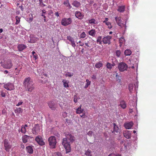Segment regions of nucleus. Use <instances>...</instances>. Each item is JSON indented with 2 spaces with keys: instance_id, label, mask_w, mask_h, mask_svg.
Returning <instances> with one entry per match:
<instances>
[{
  "instance_id": "1",
  "label": "nucleus",
  "mask_w": 156,
  "mask_h": 156,
  "mask_svg": "<svg viewBox=\"0 0 156 156\" xmlns=\"http://www.w3.org/2000/svg\"><path fill=\"white\" fill-rule=\"evenodd\" d=\"M66 137L62 139V144L66 150V153H67L71 151L70 144L74 141L75 138L74 136L70 133L66 134Z\"/></svg>"
},
{
  "instance_id": "2",
  "label": "nucleus",
  "mask_w": 156,
  "mask_h": 156,
  "mask_svg": "<svg viewBox=\"0 0 156 156\" xmlns=\"http://www.w3.org/2000/svg\"><path fill=\"white\" fill-rule=\"evenodd\" d=\"M23 84L26 91L31 92L34 89V83L32 80L29 77L25 79Z\"/></svg>"
},
{
  "instance_id": "3",
  "label": "nucleus",
  "mask_w": 156,
  "mask_h": 156,
  "mask_svg": "<svg viewBox=\"0 0 156 156\" xmlns=\"http://www.w3.org/2000/svg\"><path fill=\"white\" fill-rule=\"evenodd\" d=\"M131 56L130 58H129L127 57V69H131L132 72L133 73L135 71V67H136V72L137 70L138 65L135 61L136 59L134 56Z\"/></svg>"
},
{
  "instance_id": "4",
  "label": "nucleus",
  "mask_w": 156,
  "mask_h": 156,
  "mask_svg": "<svg viewBox=\"0 0 156 156\" xmlns=\"http://www.w3.org/2000/svg\"><path fill=\"white\" fill-rule=\"evenodd\" d=\"M137 101L136 97L135 96H133L131 97L129 101V105L130 107L129 106V113L130 116H132V113L133 112V109L134 107L136 106V103Z\"/></svg>"
},
{
  "instance_id": "5",
  "label": "nucleus",
  "mask_w": 156,
  "mask_h": 156,
  "mask_svg": "<svg viewBox=\"0 0 156 156\" xmlns=\"http://www.w3.org/2000/svg\"><path fill=\"white\" fill-rule=\"evenodd\" d=\"M48 140L50 148L52 149L55 148L57 143L55 137L54 136H51L48 138Z\"/></svg>"
},
{
  "instance_id": "6",
  "label": "nucleus",
  "mask_w": 156,
  "mask_h": 156,
  "mask_svg": "<svg viewBox=\"0 0 156 156\" xmlns=\"http://www.w3.org/2000/svg\"><path fill=\"white\" fill-rule=\"evenodd\" d=\"M72 22V19L70 18H63L61 20V23L62 25L66 26L71 24Z\"/></svg>"
},
{
  "instance_id": "7",
  "label": "nucleus",
  "mask_w": 156,
  "mask_h": 156,
  "mask_svg": "<svg viewBox=\"0 0 156 156\" xmlns=\"http://www.w3.org/2000/svg\"><path fill=\"white\" fill-rule=\"evenodd\" d=\"M4 87L8 90H14V86L13 83H8L4 84Z\"/></svg>"
},
{
  "instance_id": "8",
  "label": "nucleus",
  "mask_w": 156,
  "mask_h": 156,
  "mask_svg": "<svg viewBox=\"0 0 156 156\" xmlns=\"http://www.w3.org/2000/svg\"><path fill=\"white\" fill-rule=\"evenodd\" d=\"M12 66V61L10 59H9L4 63L3 67L5 69H10Z\"/></svg>"
},
{
  "instance_id": "9",
  "label": "nucleus",
  "mask_w": 156,
  "mask_h": 156,
  "mask_svg": "<svg viewBox=\"0 0 156 156\" xmlns=\"http://www.w3.org/2000/svg\"><path fill=\"white\" fill-rule=\"evenodd\" d=\"M126 64L124 62L120 63L118 65V69L120 71H123L126 70Z\"/></svg>"
},
{
  "instance_id": "10",
  "label": "nucleus",
  "mask_w": 156,
  "mask_h": 156,
  "mask_svg": "<svg viewBox=\"0 0 156 156\" xmlns=\"http://www.w3.org/2000/svg\"><path fill=\"white\" fill-rule=\"evenodd\" d=\"M115 20L118 24L121 27L125 26V28L126 27V24L124 25L123 23H122L121 19V17L117 16L115 17Z\"/></svg>"
},
{
  "instance_id": "11",
  "label": "nucleus",
  "mask_w": 156,
  "mask_h": 156,
  "mask_svg": "<svg viewBox=\"0 0 156 156\" xmlns=\"http://www.w3.org/2000/svg\"><path fill=\"white\" fill-rule=\"evenodd\" d=\"M112 38V37L109 36L104 37L103 38L102 41L104 44H109L111 43L110 40Z\"/></svg>"
},
{
  "instance_id": "12",
  "label": "nucleus",
  "mask_w": 156,
  "mask_h": 156,
  "mask_svg": "<svg viewBox=\"0 0 156 156\" xmlns=\"http://www.w3.org/2000/svg\"><path fill=\"white\" fill-rule=\"evenodd\" d=\"M48 104L49 107L52 110H55L57 107L56 105L53 101H50L48 102Z\"/></svg>"
},
{
  "instance_id": "13",
  "label": "nucleus",
  "mask_w": 156,
  "mask_h": 156,
  "mask_svg": "<svg viewBox=\"0 0 156 156\" xmlns=\"http://www.w3.org/2000/svg\"><path fill=\"white\" fill-rule=\"evenodd\" d=\"M133 82H132L131 83H130L129 84L128 86V89L130 93V95H132V97L134 96V95L132 96V94L134 92V90H133Z\"/></svg>"
},
{
  "instance_id": "14",
  "label": "nucleus",
  "mask_w": 156,
  "mask_h": 156,
  "mask_svg": "<svg viewBox=\"0 0 156 156\" xmlns=\"http://www.w3.org/2000/svg\"><path fill=\"white\" fill-rule=\"evenodd\" d=\"M67 39L71 43V44L74 48H75L76 46L74 38L70 36H68L67 37Z\"/></svg>"
},
{
  "instance_id": "15",
  "label": "nucleus",
  "mask_w": 156,
  "mask_h": 156,
  "mask_svg": "<svg viewBox=\"0 0 156 156\" xmlns=\"http://www.w3.org/2000/svg\"><path fill=\"white\" fill-rule=\"evenodd\" d=\"M35 140L41 146L45 144L42 138L41 137H40L39 136L36 137Z\"/></svg>"
},
{
  "instance_id": "16",
  "label": "nucleus",
  "mask_w": 156,
  "mask_h": 156,
  "mask_svg": "<svg viewBox=\"0 0 156 156\" xmlns=\"http://www.w3.org/2000/svg\"><path fill=\"white\" fill-rule=\"evenodd\" d=\"M75 16L76 18L80 20L83 19L84 16L80 12L78 11L75 12Z\"/></svg>"
},
{
  "instance_id": "17",
  "label": "nucleus",
  "mask_w": 156,
  "mask_h": 156,
  "mask_svg": "<svg viewBox=\"0 0 156 156\" xmlns=\"http://www.w3.org/2000/svg\"><path fill=\"white\" fill-rule=\"evenodd\" d=\"M88 34L94 37H95L96 34V31L95 29H92L88 32Z\"/></svg>"
},
{
  "instance_id": "18",
  "label": "nucleus",
  "mask_w": 156,
  "mask_h": 156,
  "mask_svg": "<svg viewBox=\"0 0 156 156\" xmlns=\"http://www.w3.org/2000/svg\"><path fill=\"white\" fill-rule=\"evenodd\" d=\"M72 5L74 6L77 8L79 7L81 5L80 3L76 0L73 1L72 3Z\"/></svg>"
},
{
  "instance_id": "19",
  "label": "nucleus",
  "mask_w": 156,
  "mask_h": 156,
  "mask_svg": "<svg viewBox=\"0 0 156 156\" xmlns=\"http://www.w3.org/2000/svg\"><path fill=\"white\" fill-rule=\"evenodd\" d=\"M27 47L26 46L23 44H19L18 46V50L20 51H22Z\"/></svg>"
},
{
  "instance_id": "20",
  "label": "nucleus",
  "mask_w": 156,
  "mask_h": 156,
  "mask_svg": "<svg viewBox=\"0 0 156 156\" xmlns=\"http://www.w3.org/2000/svg\"><path fill=\"white\" fill-rule=\"evenodd\" d=\"M26 149L27 152L30 154H32L33 153V149L32 147L29 146L26 147Z\"/></svg>"
},
{
  "instance_id": "21",
  "label": "nucleus",
  "mask_w": 156,
  "mask_h": 156,
  "mask_svg": "<svg viewBox=\"0 0 156 156\" xmlns=\"http://www.w3.org/2000/svg\"><path fill=\"white\" fill-rule=\"evenodd\" d=\"M125 6L124 5H122L118 6L117 11L120 12H123L125 11Z\"/></svg>"
},
{
  "instance_id": "22",
  "label": "nucleus",
  "mask_w": 156,
  "mask_h": 156,
  "mask_svg": "<svg viewBox=\"0 0 156 156\" xmlns=\"http://www.w3.org/2000/svg\"><path fill=\"white\" fill-rule=\"evenodd\" d=\"M30 136L27 135H24L22 138L23 142L24 143H26L27 142L28 139H29Z\"/></svg>"
},
{
  "instance_id": "23",
  "label": "nucleus",
  "mask_w": 156,
  "mask_h": 156,
  "mask_svg": "<svg viewBox=\"0 0 156 156\" xmlns=\"http://www.w3.org/2000/svg\"><path fill=\"white\" fill-rule=\"evenodd\" d=\"M63 83L64 87L65 88H67L69 87L68 83L69 81L66 80H63L62 81Z\"/></svg>"
},
{
  "instance_id": "24",
  "label": "nucleus",
  "mask_w": 156,
  "mask_h": 156,
  "mask_svg": "<svg viewBox=\"0 0 156 156\" xmlns=\"http://www.w3.org/2000/svg\"><path fill=\"white\" fill-rule=\"evenodd\" d=\"M81 105H80L79 107H78L76 109V112L77 114H80L83 112L84 109L81 108Z\"/></svg>"
},
{
  "instance_id": "25",
  "label": "nucleus",
  "mask_w": 156,
  "mask_h": 156,
  "mask_svg": "<svg viewBox=\"0 0 156 156\" xmlns=\"http://www.w3.org/2000/svg\"><path fill=\"white\" fill-rule=\"evenodd\" d=\"M114 125V132L118 133L119 132V128L118 126L116 125L115 123H113Z\"/></svg>"
},
{
  "instance_id": "26",
  "label": "nucleus",
  "mask_w": 156,
  "mask_h": 156,
  "mask_svg": "<svg viewBox=\"0 0 156 156\" xmlns=\"http://www.w3.org/2000/svg\"><path fill=\"white\" fill-rule=\"evenodd\" d=\"M103 66L102 63L101 62H100L98 63H96L95 65V67L97 68H100Z\"/></svg>"
},
{
  "instance_id": "27",
  "label": "nucleus",
  "mask_w": 156,
  "mask_h": 156,
  "mask_svg": "<svg viewBox=\"0 0 156 156\" xmlns=\"http://www.w3.org/2000/svg\"><path fill=\"white\" fill-rule=\"evenodd\" d=\"M4 146L5 147V150L7 152H9V149L11 147V146L9 144H8Z\"/></svg>"
},
{
  "instance_id": "28",
  "label": "nucleus",
  "mask_w": 156,
  "mask_h": 156,
  "mask_svg": "<svg viewBox=\"0 0 156 156\" xmlns=\"http://www.w3.org/2000/svg\"><path fill=\"white\" fill-rule=\"evenodd\" d=\"M119 43L120 44V46L122 45V44H123L125 42V41L123 37H120L119 40Z\"/></svg>"
},
{
  "instance_id": "29",
  "label": "nucleus",
  "mask_w": 156,
  "mask_h": 156,
  "mask_svg": "<svg viewBox=\"0 0 156 156\" xmlns=\"http://www.w3.org/2000/svg\"><path fill=\"white\" fill-rule=\"evenodd\" d=\"M133 123L132 122H130L127 123V129H131L133 125Z\"/></svg>"
},
{
  "instance_id": "30",
  "label": "nucleus",
  "mask_w": 156,
  "mask_h": 156,
  "mask_svg": "<svg viewBox=\"0 0 156 156\" xmlns=\"http://www.w3.org/2000/svg\"><path fill=\"white\" fill-rule=\"evenodd\" d=\"M120 105L123 108H125L126 107V104L125 102L123 101H122L120 102Z\"/></svg>"
},
{
  "instance_id": "31",
  "label": "nucleus",
  "mask_w": 156,
  "mask_h": 156,
  "mask_svg": "<svg viewBox=\"0 0 156 156\" xmlns=\"http://www.w3.org/2000/svg\"><path fill=\"white\" fill-rule=\"evenodd\" d=\"M87 37V34L84 32H82L80 34V38H85Z\"/></svg>"
},
{
  "instance_id": "32",
  "label": "nucleus",
  "mask_w": 156,
  "mask_h": 156,
  "mask_svg": "<svg viewBox=\"0 0 156 156\" xmlns=\"http://www.w3.org/2000/svg\"><path fill=\"white\" fill-rule=\"evenodd\" d=\"M102 37L101 36H99L98 37L97 40V43H99V44H101V40Z\"/></svg>"
},
{
  "instance_id": "33",
  "label": "nucleus",
  "mask_w": 156,
  "mask_h": 156,
  "mask_svg": "<svg viewBox=\"0 0 156 156\" xmlns=\"http://www.w3.org/2000/svg\"><path fill=\"white\" fill-rule=\"evenodd\" d=\"M22 111H23V110L20 108H17L15 110V112L16 113H19L20 112H22Z\"/></svg>"
},
{
  "instance_id": "34",
  "label": "nucleus",
  "mask_w": 156,
  "mask_h": 156,
  "mask_svg": "<svg viewBox=\"0 0 156 156\" xmlns=\"http://www.w3.org/2000/svg\"><path fill=\"white\" fill-rule=\"evenodd\" d=\"M26 128H25V127L23 125L22 126H21V128L20 130V132L22 133H25L26 132Z\"/></svg>"
},
{
  "instance_id": "35",
  "label": "nucleus",
  "mask_w": 156,
  "mask_h": 156,
  "mask_svg": "<svg viewBox=\"0 0 156 156\" xmlns=\"http://www.w3.org/2000/svg\"><path fill=\"white\" fill-rule=\"evenodd\" d=\"M106 25L108 26V27L109 29H111L112 28V25L111 23L109 22H107L105 23Z\"/></svg>"
},
{
  "instance_id": "36",
  "label": "nucleus",
  "mask_w": 156,
  "mask_h": 156,
  "mask_svg": "<svg viewBox=\"0 0 156 156\" xmlns=\"http://www.w3.org/2000/svg\"><path fill=\"white\" fill-rule=\"evenodd\" d=\"M91 151L88 149L85 152V154L87 156H92L91 154Z\"/></svg>"
},
{
  "instance_id": "37",
  "label": "nucleus",
  "mask_w": 156,
  "mask_h": 156,
  "mask_svg": "<svg viewBox=\"0 0 156 156\" xmlns=\"http://www.w3.org/2000/svg\"><path fill=\"white\" fill-rule=\"evenodd\" d=\"M32 53L34 57L35 58V59H37L38 58V56L37 54H36L35 52L33 51Z\"/></svg>"
},
{
  "instance_id": "38",
  "label": "nucleus",
  "mask_w": 156,
  "mask_h": 156,
  "mask_svg": "<svg viewBox=\"0 0 156 156\" xmlns=\"http://www.w3.org/2000/svg\"><path fill=\"white\" fill-rule=\"evenodd\" d=\"M20 17H19L18 16H16V24H18L20 21Z\"/></svg>"
},
{
  "instance_id": "39",
  "label": "nucleus",
  "mask_w": 156,
  "mask_h": 156,
  "mask_svg": "<svg viewBox=\"0 0 156 156\" xmlns=\"http://www.w3.org/2000/svg\"><path fill=\"white\" fill-rule=\"evenodd\" d=\"M32 133L33 134H37V133L38 132V131L36 129V128H33L32 129Z\"/></svg>"
},
{
  "instance_id": "40",
  "label": "nucleus",
  "mask_w": 156,
  "mask_h": 156,
  "mask_svg": "<svg viewBox=\"0 0 156 156\" xmlns=\"http://www.w3.org/2000/svg\"><path fill=\"white\" fill-rule=\"evenodd\" d=\"M106 66L108 69H111L112 68V64L109 62H107L106 64Z\"/></svg>"
},
{
  "instance_id": "41",
  "label": "nucleus",
  "mask_w": 156,
  "mask_h": 156,
  "mask_svg": "<svg viewBox=\"0 0 156 156\" xmlns=\"http://www.w3.org/2000/svg\"><path fill=\"white\" fill-rule=\"evenodd\" d=\"M63 4L65 5L66 7H68V5H69V3L68 0H66V1H65L63 2Z\"/></svg>"
},
{
  "instance_id": "42",
  "label": "nucleus",
  "mask_w": 156,
  "mask_h": 156,
  "mask_svg": "<svg viewBox=\"0 0 156 156\" xmlns=\"http://www.w3.org/2000/svg\"><path fill=\"white\" fill-rule=\"evenodd\" d=\"M96 20L94 19H91L89 21V22L90 24H96Z\"/></svg>"
},
{
  "instance_id": "43",
  "label": "nucleus",
  "mask_w": 156,
  "mask_h": 156,
  "mask_svg": "<svg viewBox=\"0 0 156 156\" xmlns=\"http://www.w3.org/2000/svg\"><path fill=\"white\" fill-rule=\"evenodd\" d=\"M132 131H127V139H129L131 137Z\"/></svg>"
},
{
  "instance_id": "44",
  "label": "nucleus",
  "mask_w": 156,
  "mask_h": 156,
  "mask_svg": "<svg viewBox=\"0 0 156 156\" xmlns=\"http://www.w3.org/2000/svg\"><path fill=\"white\" fill-rule=\"evenodd\" d=\"M38 39L37 38H36L34 40H33V38L30 39V41L31 43H34L36 42Z\"/></svg>"
},
{
  "instance_id": "45",
  "label": "nucleus",
  "mask_w": 156,
  "mask_h": 156,
  "mask_svg": "<svg viewBox=\"0 0 156 156\" xmlns=\"http://www.w3.org/2000/svg\"><path fill=\"white\" fill-rule=\"evenodd\" d=\"M73 100L75 103H76L77 102V98L76 95H75L73 97Z\"/></svg>"
},
{
  "instance_id": "46",
  "label": "nucleus",
  "mask_w": 156,
  "mask_h": 156,
  "mask_svg": "<svg viewBox=\"0 0 156 156\" xmlns=\"http://www.w3.org/2000/svg\"><path fill=\"white\" fill-rule=\"evenodd\" d=\"M121 52L119 50H117L116 52V55L117 57H119L120 56Z\"/></svg>"
},
{
  "instance_id": "47",
  "label": "nucleus",
  "mask_w": 156,
  "mask_h": 156,
  "mask_svg": "<svg viewBox=\"0 0 156 156\" xmlns=\"http://www.w3.org/2000/svg\"><path fill=\"white\" fill-rule=\"evenodd\" d=\"M69 73H68L67 74H66L65 75L66 76H69V77H71L73 76V73H72L70 74H69Z\"/></svg>"
},
{
  "instance_id": "48",
  "label": "nucleus",
  "mask_w": 156,
  "mask_h": 156,
  "mask_svg": "<svg viewBox=\"0 0 156 156\" xmlns=\"http://www.w3.org/2000/svg\"><path fill=\"white\" fill-rule=\"evenodd\" d=\"M132 54V51L129 49H127V56H130Z\"/></svg>"
},
{
  "instance_id": "49",
  "label": "nucleus",
  "mask_w": 156,
  "mask_h": 156,
  "mask_svg": "<svg viewBox=\"0 0 156 156\" xmlns=\"http://www.w3.org/2000/svg\"><path fill=\"white\" fill-rule=\"evenodd\" d=\"M4 146L9 144L8 140L5 139L4 141Z\"/></svg>"
},
{
  "instance_id": "50",
  "label": "nucleus",
  "mask_w": 156,
  "mask_h": 156,
  "mask_svg": "<svg viewBox=\"0 0 156 156\" xmlns=\"http://www.w3.org/2000/svg\"><path fill=\"white\" fill-rule=\"evenodd\" d=\"M86 81L87 82V83H86L87 84L88 86L90 85L91 82L89 80L87 79L86 80Z\"/></svg>"
},
{
  "instance_id": "51",
  "label": "nucleus",
  "mask_w": 156,
  "mask_h": 156,
  "mask_svg": "<svg viewBox=\"0 0 156 156\" xmlns=\"http://www.w3.org/2000/svg\"><path fill=\"white\" fill-rule=\"evenodd\" d=\"M116 79L117 80H119V83L120 82V80L119 79V78L118 73H116Z\"/></svg>"
},
{
  "instance_id": "52",
  "label": "nucleus",
  "mask_w": 156,
  "mask_h": 156,
  "mask_svg": "<svg viewBox=\"0 0 156 156\" xmlns=\"http://www.w3.org/2000/svg\"><path fill=\"white\" fill-rule=\"evenodd\" d=\"M92 133H93V132L92 131H89L88 133H87V134L89 136H92Z\"/></svg>"
},
{
  "instance_id": "53",
  "label": "nucleus",
  "mask_w": 156,
  "mask_h": 156,
  "mask_svg": "<svg viewBox=\"0 0 156 156\" xmlns=\"http://www.w3.org/2000/svg\"><path fill=\"white\" fill-rule=\"evenodd\" d=\"M56 156H62V155L60 152H58L56 153Z\"/></svg>"
},
{
  "instance_id": "54",
  "label": "nucleus",
  "mask_w": 156,
  "mask_h": 156,
  "mask_svg": "<svg viewBox=\"0 0 156 156\" xmlns=\"http://www.w3.org/2000/svg\"><path fill=\"white\" fill-rule=\"evenodd\" d=\"M23 103V101H20V102H19L16 105V106H18L21 105L22 103Z\"/></svg>"
},
{
  "instance_id": "55",
  "label": "nucleus",
  "mask_w": 156,
  "mask_h": 156,
  "mask_svg": "<svg viewBox=\"0 0 156 156\" xmlns=\"http://www.w3.org/2000/svg\"><path fill=\"white\" fill-rule=\"evenodd\" d=\"M129 69L128 70H127V71H128V73H130V74H133L134 72H134L133 73L131 71V69H129Z\"/></svg>"
},
{
  "instance_id": "56",
  "label": "nucleus",
  "mask_w": 156,
  "mask_h": 156,
  "mask_svg": "<svg viewBox=\"0 0 156 156\" xmlns=\"http://www.w3.org/2000/svg\"><path fill=\"white\" fill-rule=\"evenodd\" d=\"M2 96L3 97H4L5 96V94L4 92H2L1 94Z\"/></svg>"
},
{
  "instance_id": "57",
  "label": "nucleus",
  "mask_w": 156,
  "mask_h": 156,
  "mask_svg": "<svg viewBox=\"0 0 156 156\" xmlns=\"http://www.w3.org/2000/svg\"><path fill=\"white\" fill-rule=\"evenodd\" d=\"M108 18H105V20L103 21V23H105L107 22H108Z\"/></svg>"
},
{
  "instance_id": "58",
  "label": "nucleus",
  "mask_w": 156,
  "mask_h": 156,
  "mask_svg": "<svg viewBox=\"0 0 156 156\" xmlns=\"http://www.w3.org/2000/svg\"><path fill=\"white\" fill-rule=\"evenodd\" d=\"M55 15L57 17L59 16V14L58 12H56L55 13Z\"/></svg>"
},
{
  "instance_id": "59",
  "label": "nucleus",
  "mask_w": 156,
  "mask_h": 156,
  "mask_svg": "<svg viewBox=\"0 0 156 156\" xmlns=\"http://www.w3.org/2000/svg\"><path fill=\"white\" fill-rule=\"evenodd\" d=\"M80 116L81 117H82L83 118H85V113H84L83 115H80Z\"/></svg>"
},
{
  "instance_id": "60",
  "label": "nucleus",
  "mask_w": 156,
  "mask_h": 156,
  "mask_svg": "<svg viewBox=\"0 0 156 156\" xmlns=\"http://www.w3.org/2000/svg\"><path fill=\"white\" fill-rule=\"evenodd\" d=\"M79 42V43H80V46H83V45H84V44H83V43H81V41H80Z\"/></svg>"
},
{
  "instance_id": "61",
  "label": "nucleus",
  "mask_w": 156,
  "mask_h": 156,
  "mask_svg": "<svg viewBox=\"0 0 156 156\" xmlns=\"http://www.w3.org/2000/svg\"><path fill=\"white\" fill-rule=\"evenodd\" d=\"M92 78L94 79H96V76L95 75H93L92 76Z\"/></svg>"
},
{
  "instance_id": "62",
  "label": "nucleus",
  "mask_w": 156,
  "mask_h": 156,
  "mask_svg": "<svg viewBox=\"0 0 156 156\" xmlns=\"http://www.w3.org/2000/svg\"><path fill=\"white\" fill-rule=\"evenodd\" d=\"M128 145L127 144V147H129V146L130 147V148H131L133 146V145H132V144H131V143L130 144H128Z\"/></svg>"
},
{
  "instance_id": "63",
  "label": "nucleus",
  "mask_w": 156,
  "mask_h": 156,
  "mask_svg": "<svg viewBox=\"0 0 156 156\" xmlns=\"http://www.w3.org/2000/svg\"><path fill=\"white\" fill-rule=\"evenodd\" d=\"M21 147L22 148L24 149L25 148V146L24 144H22L21 145Z\"/></svg>"
},
{
  "instance_id": "64",
  "label": "nucleus",
  "mask_w": 156,
  "mask_h": 156,
  "mask_svg": "<svg viewBox=\"0 0 156 156\" xmlns=\"http://www.w3.org/2000/svg\"><path fill=\"white\" fill-rule=\"evenodd\" d=\"M8 72H8V71L6 70L4 71V73L5 74H6L8 73Z\"/></svg>"
}]
</instances>
